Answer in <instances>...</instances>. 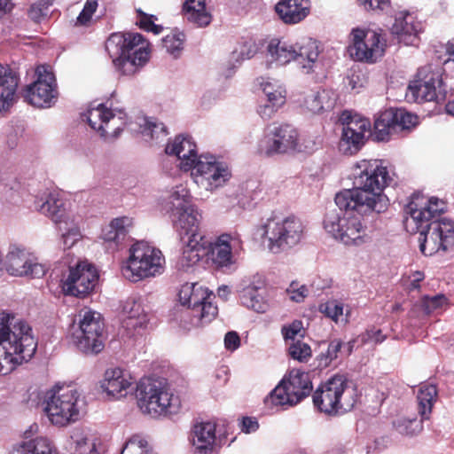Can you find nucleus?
I'll use <instances>...</instances> for the list:
<instances>
[{
	"mask_svg": "<svg viewBox=\"0 0 454 454\" xmlns=\"http://www.w3.org/2000/svg\"><path fill=\"white\" fill-rule=\"evenodd\" d=\"M309 293V288L305 285L295 281H293L286 289L289 299L294 302H302Z\"/></svg>",
	"mask_w": 454,
	"mask_h": 454,
	"instance_id": "57",
	"label": "nucleus"
},
{
	"mask_svg": "<svg viewBox=\"0 0 454 454\" xmlns=\"http://www.w3.org/2000/svg\"><path fill=\"white\" fill-rule=\"evenodd\" d=\"M4 269L14 277L41 278L45 267L37 258L24 247L12 246L6 254Z\"/></svg>",
	"mask_w": 454,
	"mask_h": 454,
	"instance_id": "23",
	"label": "nucleus"
},
{
	"mask_svg": "<svg viewBox=\"0 0 454 454\" xmlns=\"http://www.w3.org/2000/svg\"><path fill=\"white\" fill-rule=\"evenodd\" d=\"M183 12L189 22L198 27H206L211 22V14L206 0H185Z\"/></svg>",
	"mask_w": 454,
	"mask_h": 454,
	"instance_id": "40",
	"label": "nucleus"
},
{
	"mask_svg": "<svg viewBox=\"0 0 454 454\" xmlns=\"http://www.w3.org/2000/svg\"><path fill=\"white\" fill-rule=\"evenodd\" d=\"M38 430L37 425H32L24 432V439L13 445L12 454H58L52 442L45 436L30 438Z\"/></svg>",
	"mask_w": 454,
	"mask_h": 454,
	"instance_id": "30",
	"label": "nucleus"
},
{
	"mask_svg": "<svg viewBox=\"0 0 454 454\" xmlns=\"http://www.w3.org/2000/svg\"><path fill=\"white\" fill-rule=\"evenodd\" d=\"M240 346V338L236 332H228L224 337V347L230 351H234Z\"/></svg>",
	"mask_w": 454,
	"mask_h": 454,
	"instance_id": "61",
	"label": "nucleus"
},
{
	"mask_svg": "<svg viewBox=\"0 0 454 454\" xmlns=\"http://www.w3.org/2000/svg\"><path fill=\"white\" fill-rule=\"evenodd\" d=\"M312 390L308 372L293 369L288 375L271 391L267 401L274 405H295Z\"/></svg>",
	"mask_w": 454,
	"mask_h": 454,
	"instance_id": "12",
	"label": "nucleus"
},
{
	"mask_svg": "<svg viewBox=\"0 0 454 454\" xmlns=\"http://www.w3.org/2000/svg\"><path fill=\"white\" fill-rule=\"evenodd\" d=\"M86 117L91 129L106 140L116 138L128 123L125 112L103 104L89 109Z\"/></svg>",
	"mask_w": 454,
	"mask_h": 454,
	"instance_id": "18",
	"label": "nucleus"
},
{
	"mask_svg": "<svg viewBox=\"0 0 454 454\" xmlns=\"http://www.w3.org/2000/svg\"><path fill=\"white\" fill-rule=\"evenodd\" d=\"M267 63L269 66L286 65L291 61H294L296 57L295 43H290L278 39H272L267 47Z\"/></svg>",
	"mask_w": 454,
	"mask_h": 454,
	"instance_id": "37",
	"label": "nucleus"
},
{
	"mask_svg": "<svg viewBox=\"0 0 454 454\" xmlns=\"http://www.w3.org/2000/svg\"><path fill=\"white\" fill-rule=\"evenodd\" d=\"M340 209L326 214L324 229L336 241L346 247H362L371 242L372 237L364 221L356 209Z\"/></svg>",
	"mask_w": 454,
	"mask_h": 454,
	"instance_id": "8",
	"label": "nucleus"
},
{
	"mask_svg": "<svg viewBox=\"0 0 454 454\" xmlns=\"http://www.w3.org/2000/svg\"><path fill=\"white\" fill-rule=\"evenodd\" d=\"M337 96L331 90H322L306 96L303 106L311 114H321L332 110L336 103Z\"/></svg>",
	"mask_w": 454,
	"mask_h": 454,
	"instance_id": "39",
	"label": "nucleus"
},
{
	"mask_svg": "<svg viewBox=\"0 0 454 454\" xmlns=\"http://www.w3.org/2000/svg\"><path fill=\"white\" fill-rule=\"evenodd\" d=\"M342 347L340 340H332L325 353H321L318 356V365L321 367H327L331 363L338 357V354Z\"/></svg>",
	"mask_w": 454,
	"mask_h": 454,
	"instance_id": "54",
	"label": "nucleus"
},
{
	"mask_svg": "<svg viewBox=\"0 0 454 454\" xmlns=\"http://www.w3.org/2000/svg\"><path fill=\"white\" fill-rule=\"evenodd\" d=\"M171 216L177 228L181 230L182 234L185 236L184 238H189V236L195 234H201L199 231L201 215L193 205L181 211H176V213Z\"/></svg>",
	"mask_w": 454,
	"mask_h": 454,
	"instance_id": "38",
	"label": "nucleus"
},
{
	"mask_svg": "<svg viewBox=\"0 0 454 454\" xmlns=\"http://www.w3.org/2000/svg\"><path fill=\"white\" fill-rule=\"evenodd\" d=\"M285 340L296 341L303 337V326L301 321L295 320L288 325H284L281 329Z\"/></svg>",
	"mask_w": 454,
	"mask_h": 454,
	"instance_id": "56",
	"label": "nucleus"
},
{
	"mask_svg": "<svg viewBox=\"0 0 454 454\" xmlns=\"http://www.w3.org/2000/svg\"><path fill=\"white\" fill-rule=\"evenodd\" d=\"M375 137L378 141H386L392 133H395L393 123L392 110H385L374 122Z\"/></svg>",
	"mask_w": 454,
	"mask_h": 454,
	"instance_id": "45",
	"label": "nucleus"
},
{
	"mask_svg": "<svg viewBox=\"0 0 454 454\" xmlns=\"http://www.w3.org/2000/svg\"><path fill=\"white\" fill-rule=\"evenodd\" d=\"M394 426L399 434L409 436L415 435L422 430L421 420L417 419H399L395 421Z\"/></svg>",
	"mask_w": 454,
	"mask_h": 454,
	"instance_id": "52",
	"label": "nucleus"
},
{
	"mask_svg": "<svg viewBox=\"0 0 454 454\" xmlns=\"http://www.w3.org/2000/svg\"><path fill=\"white\" fill-rule=\"evenodd\" d=\"M18 77L6 66L0 64V113L8 110L14 103Z\"/></svg>",
	"mask_w": 454,
	"mask_h": 454,
	"instance_id": "36",
	"label": "nucleus"
},
{
	"mask_svg": "<svg viewBox=\"0 0 454 454\" xmlns=\"http://www.w3.org/2000/svg\"><path fill=\"white\" fill-rule=\"evenodd\" d=\"M260 85L268 102H274L277 106H283L286 103V90L278 81L262 79Z\"/></svg>",
	"mask_w": 454,
	"mask_h": 454,
	"instance_id": "44",
	"label": "nucleus"
},
{
	"mask_svg": "<svg viewBox=\"0 0 454 454\" xmlns=\"http://www.w3.org/2000/svg\"><path fill=\"white\" fill-rule=\"evenodd\" d=\"M35 207L37 212L49 218L56 227L79 215L71 203L57 191L44 192L36 196Z\"/></svg>",
	"mask_w": 454,
	"mask_h": 454,
	"instance_id": "21",
	"label": "nucleus"
},
{
	"mask_svg": "<svg viewBox=\"0 0 454 454\" xmlns=\"http://www.w3.org/2000/svg\"><path fill=\"white\" fill-rule=\"evenodd\" d=\"M98 6V0H87L84 4L82 11L77 17V23L80 25H85L88 23L96 12Z\"/></svg>",
	"mask_w": 454,
	"mask_h": 454,
	"instance_id": "59",
	"label": "nucleus"
},
{
	"mask_svg": "<svg viewBox=\"0 0 454 454\" xmlns=\"http://www.w3.org/2000/svg\"><path fill=\"white\" fill-rule=\"evenodd\" d=\"M242 249V240L237 231L223 233L215 242L210 243L209 251H212L214 262L221 267L233 263V255Z\"/></svg>",
	"mask_w": 454,
	"mask_h": 454,
	"instance_id": "27",
	"label": "nucleus"
},
{
	"mask_svg": "<svg viewBox=\"0 0 454 454\" xmlns=\"http://www.w3.org/2000/svg\"><path fill=\"white\" fill-rule=\"evenodd\" d=\"M354 188L340 192L335 204L340 209H356L357 213L370 215L385 212L389 200L384 193L391 184L392 176L382 160H363L353 168Z\"/></svg>",
	"mask_w": 454,
	"mask_h": 454,
	"instance_id": "1",
	"label": "nucleus"
},
{
	"mask_svg": "<svg viewBox=\"0 0 454 454\" xmlns=\"http://www.w3.org/2000/svg\"><path fill=\"white\" fill-rule=\"evenodd\" d=\"M141 126V132L147 139H159L167 136L166 128L163 123L157 122L153 120L144 119V123Z\"/></svg>",
	"mask_w": 454,
	"mask_h": 454,
	"instance_id": "50",
	"label": "nucleus"
},
{
	"mask_svg": "<svg viewBox=\"0 0 454 454\" xmlns=\"http://www.w3.org/2000/svg\"><path fill=\"white\" fill-rule=\"evenodd\" d=\"M358 2L367 11H385L390 5L389 0H358Z\"/></svg>",
	"mask_w": 454,
	"mask_h": 454,
	"instance_id": "60",
	"label": "nucleus"
},
{
	"mask_svg": "<svg viewBox=\"0 0 454 454\" xmlns=\"http://www.w3.org/2000/svg\"><path fill=\"white\" fill-rule=\"evenodd\" d=\"M79 329L74 333V342L85 354H98L104 348V323L100 314L84 309L79 314Z\"/></svg>",
	"mask_w": 454,
	"mask_h": 454,
	"instance_id": "13",
	"label": "nucleus"
},
{
	"mask_svg": "<svg viewBox=\"0 0 454 454\" xmlns=\"http://www.w3.org/2000/svg\"><path fill=\"white\" fill-rule=\"evenodd\" d=\"M259 231L262 238L267 239L268 248L278 253L299 244L304 235V226L295 216L273 215L262 224Z\"/></svg>",
	"mask_w": 454,
	"mask_h": 454,
	"instance_id": "10",
	"label": "nucleus"
},
{
	"mask_svg": "<svg viewBox=\"0 0 454 454\" xmlns=\"http://www.w3.org/2000/svg\"><path fill=\"white\" fill-rule=\"evenodd\" d=\"M320 311L335 322L347 321V318H343V304L336 300L321 304Z\"/></svg>",
	"mask_w": 454,
	"mask_h": 454,
	"instance_id": "53",
	"label": "nucleus"
},
{
	"mask_svg": "<svg viewBox=\"0 0 454 454\" xmlns=\"http://www.w3.org/2000/svg\"><path fill=\"white\" fill-rule=\"evenodd\" d=\"M437 389L433 384H426L419 387L418 392L419 413L422 419H427L436 401Z\"/></svg>",
	"mask_w": 454,
	"mask_h": 454,
	"instance_id": "43",
	"label": "nucleus"
},
{
	"mask_svg": "<svg viewBox=\"0 0 454 454\" xmlns=\"http://www.w3.org/2000/svg\"><path fill=\"white\" fill-rule=\"evenodd\" d=\"M189 171L194 184L210 192L224 186L231 176L229 168L212 155H200Z\"/></svg>",
	"mask_w": 454,
	"mask_h": 454,
	"instance_id": "14",
	"label": "nucleus"
},
{
	"mask_svg": "<svg viewBox=\"0 0 454 454\" xmlns=\"http://www.w3.org/2000/svg\"><path fill=\"white\" fill-rule=\"evenodd\" d=\"M301 150L298 129L286 122H274L267 129L257 145L261 155L288 154Z\"/></svg>",
	"mask_w": 454,
	"mask_h": 454,
	"instance_id": "11",
	"label": "nucleus"
},
{
	"mask_svg": "<svg viewBox=\"0 0 454 454\" xmlns=\"http://www.w3.org/2000/svg\"><path fill=\"white\" fill-rule=\"evenodd\" d=\"M100 439L88 428L76 427L70 430L65 448L70 454H100Z\"/></svg>",
	"mask_w": 454,
	"mask_h": 454,
	"instance_id": "29",
	"label": "nucleus"
},
{
	"mask_svg": "<svg viewBox=\"0 0 454 454\" xmlns=\"http://www.w3.org/2000/svg\"><path fill=\"white\" fill-rule=\"evenodd\" d=\"M35 74V81L27 86L24 98L34 106L50 107L58 98V85L52 68L47 65H40Z\"/></svg>",
	"mask_w": 454,
	"mask_h": 454,
	"instance_id": "17",
	"label": "nucleus"
},
{
	"mask_svg": "<svg viewBox=\"0 0 454 454\" xmlns=\"http://www.w3.org/2000/svg\"><path fill=\"white\" fill-rule=\"evenodd\" d=\"M288 355L294 360L300 363H306L312 356L311 348L309 344L297 340L288 346Z\"/></svg>",
	"mask_w": 454,
	"mask_h": 454,
	"instance_id": "49",
	"label": "nucleus"
},
{
	"mask_svg": "<svg viewBox=\"0 0 454 454\" xmlns=\"http://www.w3.org/2000/svg\"><path fill=\"white\" fill-rule=\"evenodd\" d=\"M190 442L193 454H214L218 445L215 422L195 423L191 429Z\"/></svg>",
	"mask_w": 454,
	"mask_h": 454,
	"instance_id": "26",
	"label": "nucleus"
},
{
	"mask_svg": "<svg viewBox=\"0 0 454 454\" xmlns=\"http://www.w3.org/2000/svg\"><path fill=\"white\" fill-rule=\"evenodd\" d=\"M136 398L141 412L153 418L176 414L181 408L179 396L159 379H141L136 387Z\"/></svg>",
	"mask_w": 454,
	"mask_h": 454,
	"instance_id": "6",
	"label": "nucleus"
},
{
	"mask_svg": "<svg viewBox=\"0 0 454 454\" xmlns=\"http://www.w3.org/2000/svg\"><path fill=\"white\" fill-rule=\"evenodd\" d=\"M133 224V219L129 216H121L111 221L112 229L116 230L118 232L117 236H119L121 241L123 240L126 235L129 232Z\"/></svg>",
	"mask_w": 454,
	"mask_h": 454,
	"instance_id": "55",
	"label": "nucleus"
},
{
	"mask_svg": "<svg viewBox=\"0 0 454 454\" xmlns=\"http://www.w3.org/2000/svg\"><path fill=\"white\" fill-rule=\"evenodd\" d=\"M340 121L342 124V132L339 150L345 155H353L364 145L365 135L370 131L371 122L368 119L356 114H352L348 111L342 112Z\"/></svg>",
	"mask_w": 454,
	"mask_h": 454,
	"instance_id": "19",
	"label": "nucleus"
},
{
	"mask_svg": "<svg viewBox=\"0 0 454 454\" xmlns=\"http://www.w3.org/2000/svg\"><path fill=\"white\" fill-rule=\"evenodd\" d=\"M183 240L184 246L177 264L180 270L186 271L197 265L208 254L210 241L202 234L183 238Z\"/></svg>",
	"mask_w": 454,
	"mask_h": 454,
	"instance_id": "28",
	"label": "nucleus"
},
{
	"mask_svg": "<svg viewBox=\"0 0 454 454\" xmlns=\"http://www.w3.org/2000/svg\"><path fill=\"white\" fill-rule=\"evenodd\" d=\"M192 204L190 200V193L186 186L176 185L169 192L167 201L165 202V209L175 215L176 211H181Z\"/></svg>",
	"mask_w": 454,
	"mask_h": 454,
	"instance_id": "42",
	"label": "nucleus"
},
{
	"mask_svg": "<svg viewBox=\"0 0 454 454\" xmlns=\"http://www.w3.org/2000/svg\"><path fill=\"white\" fill-rule=\"evenodd\" d=\"M389 110H392L393 123L396 132L410 129L418 122L417 115L408 113L404 109L390 108Z\"/></svg>",
	"mask_w": 454,
	"mask_h": 454,
	"instance_id": "46",
	"label": "nucleus"
},
{
	"mask_svg": "<svg viewBox=\"0 0 454 454\" xmlns=\"http://www.w3.org/2000/svg\"><path fill=\"white\" fill-rule=\"evenodd\" d=\"M165 152L168 155L176 156L179 160V168L184 171H189L200 159L197 146L190 137H175L167 145Z\"/></svg>",
	"mask_w": 454,
	"mask_h": 454,
	"instance_id": "31",
	"label": "nucleus"
},
{
	"mask_svg": "<svg viewBox=\"0 0 454 454\" xmlns=\"http://www.w3.org/2000/svg\"><path fill=\"white\" fill-rule=\"evenodd\" d=\"M178 296L181 304L190 308L192 316L197 317L196 325H204L216 317L218 309L212 302L214 295L207 288L186 283L181 286Z\"/></svg>",
	"mask_w": 454,
	"mask_h": 454,
	"instance_id": "15",
	"label": "nucleus"
},
{
	"mask_svg": "<svg viewBox=\"0 0 454 454\" xmlns=\"http://www.w3.org/2000/svg\"><path fill=\"white\" fill-rule=\"evenodd\" d=\"M295 51L294 62L305 74L315 72L320 66L318 45L312 38H302L296 42Z\"/></svg>",
	"mask_w": 454,
	"mask_h": 454,
	"instance_id": "34",
	"label": "nucleus"
},
{
	"mask_svg": "<svg viewBox=\"0 0 454 454\" xmlns=\"http://www.w3.org/2000/svg\"><path fill=\"white\" fill-rule=\"evenodd\" d=\"M350 38L349 52L356 60L374 63L384 55L387 43L380 31L354 28Z\"/></svg>",
	"mask_w": 454,
	"mask_h": 454,
	"instance_id": "16",
	"label": "nucleus"
},
{
	"mask_svg": "<svg viewBox=\"0 0 454 454\" xmlns=\"http://www.w3.org/2000/svg\"><path fill=\"white\" fill-rule=\"evenodd\" d=\"M238 295L241 305L252 311L265 313L270 309L264 281L258 276L242 279L238 288Z\"/></svg>",
	"mask_w": 454,
	"mask_h": 454,
	"instance_id": "24",
	"label": "nucleus"
},
{
	"mask_svg": "<svg viewBox=\"0 0 454 454\" xmlns=\"http://www.w3.org/2000/svg\"><path fill=\"white\" fill-rule=\"evenodd\" d=\"M53 0H37L33 3L27 10V15L31 20L40 23L49 16V9Z\"/></svg>",
	"mask_w": 454,
	"mask_h": 454,
	"instance_id": "48",
	"label": "nucleus"
},
{
	"mask_svg": "<svg viewBox=\"0 0 454 454\" xmlns=\"http://www.w3.org/2000/svg\"><path fill=\"white\" fill-rule=\"evenodd\" d=\"M122 325L128 331L139 333L148 322V315L145 310L141 298L129 297L122 304Z\"/></svg>",
	"mask_w": 454,
	"mask_h": 454,
	"instance_id": "32",
	"label": "nucleus"
},
{
	"mask_svg": "<svg viewBox=\"0 0 454 454\" xmlns=\"http://www.w3.org/2000/svg\"><path fill=\"white\" fill-rule=\"evenodd\" d=\"M421 24L408 12H399L391 27V34L405 45L414 44L421 31Z\"/></svg>",
	"mask_w": 454,
	"mask_h": 454,
	"instance_id": "33",
	"label": "nucleus"
},
{
	"mask_svg": "<svg viewBox=\"0 0 454 454\" xmlns=\"http://www.w3.org/2000/svg\"><path fill=\"white\" fill-rule=\"evenodd\" d=\"M314 406L327 415L343 414L351 411L358 400L356 387L346 376L334 375L323 382L313 393Z\"/></svg>",
	"mask_w": 454,
	"mask_h": 454,
	"instance_id": "5",
	"label": "nucleus"
},
{
	"mask_svg": "<svg viewBox=\"0 0 454 454\" xmlns=\"http://www.w3.org/2000/svg\"><path fill=\"white\" fill-rule=\"evenodd\" d=\"M82 220V216L78 215L67 221L65 224H60L56 227L61 233V242L65 249L73 247L83 238L81 230Z\"/></svg>",
	"mask_w": 454,
	"mask_h": 454,
	"instance_id": "41",
	"label": "nucleus"
},
{
	"mask_svg": "<svg viewBox=\"0 0 454 454\" xmlns=\"http://www.w3.org/2000/svg\"><path fill=\"white\" fill-rule=\"evenodd\" d=\"M165 258L161 251L145 242H137L129 249L121 273L131 282L154 278L164 271Z\"/></svg>",
	"mask_w": 454,
	"mask_h": 454,
	"instance_id": "9",
	"label": "nucleus"
},
{
	"mask_svg": "<svg viewBox=\"0 0 454 454\" xmlns=\"http://www.w3.org/2000/svg\"><path fill=\"white\" fill-rule=\"evenodd\" d=\"M420 306L427 315H430L443 309L447 306V298L442 294L424 296L420 301Z\"/></svg>",
	"mask_w": 454,
	"mask_h": 454,
	"instance_id": "51",
	"label": "nucleus"
},
{
	"mask_svg": "<svg viewBox=\"0 0 454 454\" xmlns=\"http://www.w3.org/2000/svg\"><path fill=\"white\" fill-rule=\"evenodd\" d=\"M106 49L114 67L126 75L136 74L150 59L149 43L137 33L113 34Z\"/></svg>",
	"mask_w": 454,
	"mask_h": 454,
	"instance_id": "4",
	"label": "nucleus"
},
{
	"mask_svg": "<svg viewBox=\"0 0 454 454\" xmlns=\"http://www.w3.org/2000/svg\"><path fill=\"white\" fill-rule=\"evenodd\" d=\"M83 399L71 386H55L45 393L43 411L50 422L57 427H67L80 419Z\"/></svg>",
	"mask_w": 454,
	"mask_h": 454,
	"instance_id": "7",
	"label": "nucleus"
},
{
	"mask_svg": "<svg viewBox=\"0 0 454 454\" xmlns=\"http://www.w3.org/2000/svg\"><path fill=\"white\" fill-rule=\"evenodd\" d=\"M259 427L256 419L252 418H244L241 423V431L246 434L255 432Z\"/></svg>",
	"mask_w": 454,
	"mask_h": 454,
	"instance_id": "64",
	"label": "nucleus"
},
{
	"mask_svg": "<svg viewBox=\"0 0 454 454\" xmlns=\"http://www.w3.org/2000/svg\"><path fill=\"white\" fill-rule=\"evenodd\" d=\"M281 106H282L275 105L274 102L267 101V103L259 106L257 112L262 116V118L270 119Z\"/></svg>",
	"mask_w": 454,
	"mask_h": 454,
	"instance_id": "62",
	"label": "nucleus"
},
{
	"mask_svg": "<svg viewBox=\"0 0 454 454\" xmlns=\"http://www.w3.org/2000/svg\"><path fill=\"white\" fill-rule=\"evenodd\" d=\"M184 35L180 32H172L162 39V45L173 58L180 56L184 49Z\"/></svg>",
	"mask_w": 454,
	"mask_h": 454,
	"instance_id": "47",
	"label": "nucleus"
},
{
	"mask_svg": "<svg viewBox=\"0 0 454 454\" xmlns=\"http://www.w3.org/2000/svg\"><path fill=\"white\" fill-rule=\"evenodd\" d=\"M445 208V202L436 197L416 196L408 205L404 225L408 232L419 233V247L425 255L454 251V222L447 218L431 222Z\"/></svg>",
	"mask_w": 454,
	"mask_h": 454,
	"instance_id": "2",
	"label": "nucleus"
},
{
	"mask_svg": "<svg viewBox=\"0 0 454 454\" xmlns=\"http://www.w3.org/2000/svg\"><path fill=\"white\" fill-rule=\"evenodd\" d=\"M384 340L385 336L382 335L381 331L378 329L368 330L363 337L364 341H373L375 343H380Z\"/></svg>",
	"mask_w": 454,
	"mask_h": 454,
	"instance_id": "63",
	"label": "nucleus"
},
{
	"mask_svg": "<svg viewBox=\"0 0 454 454\" xmlns=\"http://www.w3.org/2000/svg\"><path fill=\"white\" fill-rule=\"evenodd\" d=\"M445 92L440 72L423 67L419 70L417 79L410 83L406 98L418 103L434 101L443 98Z\"/></svg>",
	"mask_w": 454,
	"mask_h": 454,
	"instance_id": "20",
	"label": "nucleus"
},
{
	"mask_svg": "<svg viewBox=\"0 0 454 454\" xmlns=\"http://www.w3.org/2000/svg\"><path fill=\"white\" fill-rule=\"evenodd\" d=\"M136 379L129 372L120 367L107 369L101 381V388L113 399L126 397L134 388Z\"/></svg>",
	"mask_w": 454,
	"mask_h": 454,
	"instance_id": "25",
	"label": "nucleus"
},
{
	"mask_svg": "<svg viewBox=\"0 0 454 454\" xmlns=\"http://www.w3.org/2000/svg\"><path fill=\"white\" fill-rule=\"evenodd\" d=\"M137 12L139 14L137 24L141 28L153 32L155 35H158L161 32L162 27L154 23L156 18L153 15H148L143 12L141 10H137Z\"/></svg>",
	"mask_w": 454,
	"mask_h": 454,
	"instance_id": "58",
	"label": "nucleus"
},
{
	"mask_svg": "<svg viewBox=\"0 0 454 454\" xmlns=\"http://www.w3.org/2000/svg\"><path fill=\"white\" fill-rule=\"evenodd\" d=\"M36 350L32 329L25 321L0 311V374L29 361Z\"/></svg>",
	"mask_w": 454,
	"mask_h": 454,
	"instance_id": "3",
	"label": "nucleus"
},
{
	"mask_svg": "<svg viewBox=\"0 0 454 454\" xmlns=\"http://www.w3.org/2000/svg\"><path fill=\"white\" fill-rule=\"evenodd\" d=\"M275 11L285 24L294 25L309 16L310 4L308 0H280Z\"/></svg>",
	"mask_w": 454,
	"mask_h": 454,
	"instance_id": "35",
	"label": "nucleus"
},
{
	"mask_svg": "<svg viewBox=\"0 0 454 454\" xmlns=\"http://www.w3.org/2000/svg\"><path fill=\"white\" fill-rule=\"evenodd\" d=\"M98 278L93 265L86 261L78 262L74 266L69 267L68 274L61 280L63 293L67 295L83 297L94 288Z\"/></svg>",
	"mask_w": 454,
	"mask_h": 454,
	"instance_id": "22",
	"label": "nucleus"
}]
</instances>
